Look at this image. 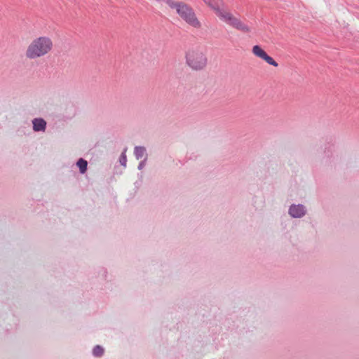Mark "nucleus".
Returning a JSON list of instances; mask_svg holds the SVG:
<instances>
[{"instance_id": "1", "label": "nucleus", "mask_w": 359, "mask_h": 359, "mask_svg": "<svg viewBox=\"0 0 359 359\" xmlns=\"http://www.w3.org/2000/svg\"><path fill=\"white\" fill-rule=\"evenodd\" d=\"M52 40L48 36H39L34 39L27 46L25 55L30 60H34L48 54L53 48Z\"/></svg>"}, {"instance_id": "2", "label": "nucleus", "mask_w": 359, "mask_h": 359, "mask_svg": "<svg viewBox=\"0 0 359 359\" xmlns=\"http://www.w3.org/2000/svg\"><path fill=\"white\" fill-rule=\"evenodd\" d=\"M166 2L170 8L176 9L178 15L187 23L196 28L201 26V23L197 19L194 10L189 5L184 2H176L172 0H167Z\"/></svg>"}, {"instance_id": "3", "label": "nucleus", "mask_w": 359, "mask_h": 359, "mask_svg": "<svg viewBox=\"0 0 359 359\" xmlns=\"http://www.w3.org/2000/svg\"><path fill=\"white\" fill-rule=\"evenodd\" d=\"M186 62L194 70L203 69L208 63L205 54L199 49L189 50L186 54Z\"/></svg>"}, {"instance_id": "4", "label": "nucleus", "mask_w": 359, "mask_h": 359, "mask_svg": "<svg viewBox=\"0 0 359 359\" xmlns=\"http://www.w3.org/2000/svg\"><path fill=\"white\" fill-rule=\"evenodd\" d=\"M222 17L223 20L222 21L242 32L248 33L251 31L249 26L240 19L234 17L230 12H228L225 15H222Z\"/></svg>"}, {"instance_id": "5", "label": "nucleus", "mask_w": 359, "mask_h": 359, "mask_svg": "<svg viewBox=\"0 0 359 359\" xmlns=\"http://www.w3.org/2000/svg\"><path fill=\"white\" fill-rule=\"evenodd\" d=\"M307 213V209L303 204H292L288 209V214L292 218H302Z\"/></svg>"}, {"instance_id": "6", "label": "nucleus", "mask_w": 359, "mask_h": 359, "mask_svg": "<svg viewBox=\"0 0 359 359\" xmlns=\"http://www.w3.org/2000/svg\"><path fill=\"white\" fill-rule=\"evenodd\" d=\"M252 51L255 55L264 60L269 65H271L273 67H278V63L271 56H269L259 46H254Z\"/></svg>"}, {"instance_id": "7", "label": "nucleus", "mask_w": 359, "mask_h": 359, "mask_svg": "<svg viewBox=\"0 0 359 359\" xmlns=\"http://www.w3.org/2000/svg\"><path fill=\"white\" fill-rule=\"evenodd\" d=\"M204 1L215 11V14L218 16V18L222 20V15H225L229 11L221 8L217 3L213 2L212 1Z\"/></svg>"}, {"instance_id": "8", "label": "nucleus", "mask_w": 359, "mask_h": 359, "mask_svg": "<svg viewBox=\"0 0 359 359\" xmlns=\"http://www.w3.org/2000/svg\"><path fill=\"white\" fill-rule=\"evenodd\" d=\"M33 130L35 132H44L46 129V121L42 118H35L32 120Z\"/></svg>"}, {"instance_id": "9", "label": "nucleus", "mask_w": 359, "mask_h": 359, "mask_svg": "<svg viewBox=\"0 0 359 359\" xmlns=\"http://www.w3.org/2000/svg\"><path fill=\"white\" fill-rule=\"evenodd\" d=\"M134 155L136 159L140 160L142 158L147 159V153L146 148L143 146H135L134 148Z\"/></svg>"}, {"instance_id": "10", "label": "nucleus", "mask_w": 359, "mask_h": 359, "mask_svg": "<svg viewBox=\"0 0 359 359\" xmlns=\"http://www.w3.org/2000/svg\"><path fill=\"white\" fill-rule=\"evenodd\" d=\"M76 165L79 167V171L81 174H84L88 169V162L82 158L78 160Z\"/></svg>"}, {"instance_id": "11", "label": "nucleus", "mask_w": 359, "mask_h": 359, "mask_svg": "<svg viewBox=\"0 0 359 359\" xmlns=\"http://www.w3.org/2000/svg\"><path fill=\"white\" fill-rule=\"evenodd\" d=\"M93 354L95 357H101L104 354V348L100 345H96L93 349Z\"/></svg>"}, {"instance_id": "12", "label": "nucleus", "mask_w": 359, "mask_h": 359, "mask_svg": "<svg viewBox=\"0 0 359 359\" xmlns=\"http://www.w3.org/2000/svg\"><path fill=\"white\" fill-rule=\"evenodd\" d=\"M127 148H125L119 157V163L123 167H126L127 164V156H126Z\"/></svg>"}, {"instance_id": "13", "label": "nucleus", "mask_w": 359, "mask_h": 359, "mask_svg": "<svg viewBox=\"0 0 359 359\" xmlns=\"http://www.w3.org/2000/svg\"><path fill=\"white\" fill-rule=\"evenodd\" d=\"M147 160L146 158H144L142 161H141L140 163H139V165L137 166V168L138 170H142L144 168L145 165H146V162H147Z\"/></svg>"}]
</instances>
